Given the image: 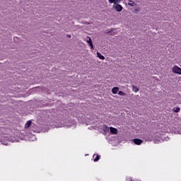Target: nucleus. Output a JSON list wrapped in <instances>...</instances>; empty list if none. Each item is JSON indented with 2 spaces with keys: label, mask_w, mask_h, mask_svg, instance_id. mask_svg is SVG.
Instances as JSON below:
<instances>
[{
  "label": "nucleus",
  "mask_w": 181,
  "mask_h": 181,
  "mask_svg": "<svg viewBox=\"0 0 181 181\" xmlns=\"http://www.w3.org/2000/svg\"><path fill=\"white\" fill-rule=\"evenodd\" d=\"M86 42L87 43H88L90 49H92L93 50L94 49V45H93V40H91V37L87 36L86 37Z\"/></svg>",
  "instance_id": "obj_1"
},
{
  "label": "nucleus",
  "mask_w": 181,
  "mask_h": 181,
  "mask_svg": "<svg viewBox=\"0 0 181 181\" xmlns=\"http://www.w3.org/2000/svg\"><path fill=\"white\" fill-rule=\"evenodd\" d=\"M68 36V37H71V35H67Z\"/></svg>",
  "instance_id": "obj_17"
},
{
  "label": "nucleus",
  "mask_w": 181,
  "mask_h": 181,
  "mask_svg": "<svg viewBox=\"0 0 181 181\" xmlns=\"http://www.w3.org/2000/svg\"><path fill=\"white\" fill-rule=\"evenodd\" d=\"M113 8L116 9L117 12H121L122 11V6H121L120 4H118V3L115 4L113 6Z\"/></svg>",
  "instance_id": "obj_3"
},
{
  "label": "nucleus",
  "mask_w": 181,
  "mask_h": 181,
  "mask_svg": "<svg viewBox=\"0 0 181 181\" xmlns=\"http://www.w3.org/2000/svg\"><path fill=\"white\" fill-rule=\"evenodd\" d=\"M133 141L136 145H141V144L144 142V141H142L141 139H133Z\"/></svg>",
  "instance_id": "obj_4"
},
{
  "label": "nucleus",
  "mask_w": 181,
  "mask_h": 181,
  "mask_svg": "<svg viewBox=\"0 0 181 181\" xmlns=\"http://www.w3.org/2000/svg\"><path fill=\"white\" fill-rule=\"evenodd\" d=\"M129 6H135V2H134L133 1H129Z\"/></svg>",
  "instance_id": "obj_14"
},
{
  "label": "nucleus",
  "mask_w": 181,
  "mask_h": 181,
  "mask_svg": "<svg viewBox=\"0 0 181 181\" xmlns=\"http://www.w3.org/2000/svg\"><path fill=\"white\" fill-rule=\"evenodd\" d=\"M173 111V112H179L180 111V107H174Z\"/></svg>",
  "instance_id": "obj_13"
},
{
  "label": "nucleus",
  "mask_w": 181,
  "mask_h": 181,
  "mask_svg": "<svg viewBox=\"0 0 181 181\" xmlns=\"http://www.w3.org/2000/svg\"><path fill=\"white\" fill-rule=\"evenodd\" d=\"M118 91H119V88H118V87H114L112 89V94H117Z\"/></svg>",
  "instance_id": "obj_7"
},
{
  "label": "nucleus",
  "mask_w": 181,
  "mask_h": 181,
  "mask_svg": "<svg viewBox=\"0 0 181 181\" xmlns=\"http://www.w3.org/2000/svg\"><path fill=\"white\" fill-rule=\"evenodd\" d=\"M132 90L133 91H134V93H138V91H139V88H138V87L133 86H132Z\"/></svg>",
  "instance_id": "obj_12"
},
{
  "label": "nucleus",
  "mask_w": 181,
  "mask_h": 181,
  "mask_svg": "<svg viewBox=\"0 0 181 181\" xmlns=\"http://www.w3.org/2000/svg\"><path fill=\"white\" fill-rule=\"evenodd\" d=\"M97 56L100 60H105V57L101 54L100 52H97Z\"/></svg>",
  "instance_id": "obj_8"
},
{
  "label": "nucleus",
  "mask_w": 181,
  "mask_h": 181,
  "mask_svg": "<svg viewBox=\"0 0 181 181\" xmlns=\"http://www.w3.org/2000/svg\"><path fill=\"white\" fill-rule=\"evenodd\" d=\"M93 158H95L93 160L94 162H98L100 160V156L98 154H94Z\"/></svg>",
  "instance_id": "obj_9"
},
{
  "label": "nucleus",
  "mask_w": 181,
  "mask_h": 181,
  "mask_svg": "<svg viewBox=\"0 0 181 181\" xmlns=\"http://www.w3.org/2000/svg\"><path fill=\"white\" fill-rule=\"evenodd\" d=\"M148 141H152V139H148Z\"/></svg>",
  "instance_id": "obj_16"
},
{
  "label": "nucleus",
  "mask_w": 181,
  "mask_h": 181,
  "mask_svg": "<svg viewBox=\"0 0 181 181\" xmlns=\"http://www.w3.org/2000/svg\"><path fill=\"white\" fill-rule=\"evenodd\" d=\"M173 73L176 74H181V69L177 66H174L173 68Z\"/></svg>",
  "instance_id": "obj_2"
},
{
  "label": "nucleus",
  "mask_w": 181,
  "mask_h": 181,
  "mask_svg": "<svg viewBox=\"0 0 181 181\" xmlns=\"http://www.w3.org/2000/svg\"><path fill=\"white\" fill-rule=\"evenodd\" d=\"M107 33H108L109 35H111L112 36H114V35H117V30L112 29L111 30L107 31Z\"/></svg>",
  "instance_id": "obj_5"
},
{
  "label": "nucleus",
  "mask_w": 181,
  "mask_h": 181,
  "mask_svg": "<svg viewBox=\"0 0 181 181\" xmlns=\"http://www.w3.org/2000/svg\"><path fill=\"white\" fill-rule=\"evenodd\" d=\"M121 0H109L110 4H119Z\"/></svg>",
  "instance_id": "obj_10"
},
{
  "label": "nucleus",
  "mask_w": 181,
  "mask_h": 181,
  "mask_svg": "<svg viewBox=\"0 0 181 181\" xmlns=\"http://www.w3.org/2000/svg\"><path fill=\"white\" fill-rule=\"evenodd\" d=\"M32 125V122L31 121H28L25 125V128H29Z\"/></svg>",
  "instance_id": "obj_11"
},
{
  "label": "nucleus",
  "mask_w": 181,
  "mask_h": 181,
  "mask_svg": "<svg viewBox=\"0 0 181 181\" xmlns=\"http://www.w3.org/2000/svg\"><path fill=\"white\" fill-rule=\"evenodd\" d=\"M105 128L108 129V127H107V126H105Z\"/></svg>",
  "instance_id": "obj_18"
},
{
  "label": "nucleus",
  "mask_w": 181,
  "mask_h": 181,
  "mask_svg": "<svg viewBox=\"0 0 181 181\" xmlns=\"http://www.w3.org/2000/svg\"><path fill=\"white\" fill-rule=\"evenodd\" d=\"M110 133L113 134H118V129L114 128V127H110Z\"/></svg>",
  "instance_id": "obj_6"
},
{
  "label": "nucleus",
  "mask_w": 181,
  "mask_h": 181,
  "mask_svg": "<svg viewBox=\"0 0 181 181\" xmlns=\"http://www.w3.org/2000/svg\"><path fill=\"white\" fill-rule=\"evenodd\" d=\"M118 94H119V95H126L125 93H124L122 90H119L118 92Z\"/></svg>",
  "instance_id": "obj_15"
}]
</instances>
